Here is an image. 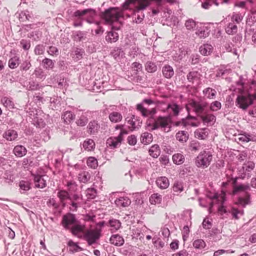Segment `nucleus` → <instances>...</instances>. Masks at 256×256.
<instances>
[{
	"label": "nucleus",
	"instance_id": "obj_1",
	"mask_svg": "<svg viewBox=\"0 0 256 256\" xmlns=\"http://www.w3.org/2000/svg\"><path fill=\"white\" fill-rule=\"evenodd\" d=\"M136 108L140 112L144 117H148L149 115L150 116L146 124L148 127L152 126V130H158L160 127L165 128L171 122L172 116L170 114L166 116H158L156 119H154V114L156 112L155 108L148 110L142 104H138L136 106Z\"/></svg>",
	"mask_w": 256,
	"mask_h": 256
},
{
	"label": "nucleus",
	"instance_id": "obj_2",
	"mask_svg": "<svg viewBox=\"0 0 256 256\" xmlns=\"http://www.w3.org/2000/svg\"><path fill=\"white\" fill-rule=\"evenodd\" d=\"M256 100V82L253 81L246 91L242 90L236 100V105L242 110H246Z\"/></svg>",
	"mask_w": 256,
	"mask_h": 256
},
{
	"label": "nucleus",
	"instance_id": "obj_3",
	"mask_svg": "<svg viewBox=\"0 0 256 256\" xmlns=\"http://www.w3.org/2000/svg\"><path fill=\"white\" fill-rule=\"evenodd\" d=\"M130 4H133L134 6L133 14L134 16V21L136 24L140 23L144 18V14L142 11L150 6V2L148 0H126L123 4V6L127 8Z\"/></svg>",
	"mask_w": 256,
	"mask_h": 256
},
{
	"label": "nucleus",
	"instance_id": "obj_4",
	"mask_svg": "<svg viewBox=\"0 0 256 256\" xmlns=\"http://www.w3.org/2000/svg\"><path fill=\"white\" fill-rule=\"evenodd\" d=\"M239 178H240V176L232 177L231 178L232 185V194L235 195L240 192H244V196H239L238 199V204L244 207L250 202V195L247 191L250 190V188L248 184H238V180Z\"/></svg>",
	"mask_w": 256,
	"mask_h": 256
},
{
	"label": "nucleus",
	"instance_id": "obj_5",
	"mask_svg": "<svg viewBox=\"0 0 256 256\" xmlns=\"http://www.w3.org/2000/svg\"><path fill=\"white\" fill-rule=\"evenodd\" d=\"M118 8L110 7L100 14V16L104 20L106 24H112L114 22L119 20L120 16Z\"/></svg>",
	"mask_w": 256,
	"mask_h": 256
},
{
	"label": "nucleus",
	"instance_id": "obj_6",
	"mask_svg": "<svg viewBox=\"0 0 256 256\" xmlns=\"http://www.w3.org/2000/svg\"><path fill=\"white\" fill-rule=\"evenodd\" d=\"M212 155L210 151L204 150L200 152L195 159V164L198 168H208L212 160Z\"/></svg>",
	"mask_w": 256,
	"mask_h": 256
},
{
	"label": "nucleus",
	"instance_id": "obj_7",
	"mask_svg": "<svg viewBox=\"0 0 256 256\" xmlns=\"http://www.w3.org/2000/svg\"><path fill=\"white\" fill-rule=\"evenodd\" d=\"M87 15L88 16L84 20L88 24L94 22V18L96 16V12L94 9L89 8L82 10H76L72 14V16L76 18H82L84 16Z\"/></svg>",
	"mask_w": 256,
	"mask_h": 256
},
{
	"label": "nucleus",
	"instance_id": "obj_8",
	"mask_svg": "<svg viewBox=\"0 0 256 256\" xmlns=\"http://www.w3.org/2000/svg\"><path fill=\"white\" fill-rule=\"evenodd\" d=\"M100 228L87 230L84 232L83 238L87 242L88 246H92L100 240L102 236Z\"/></svg>",
	"mask_w": 256,
	"mask_h": 256
},
{
	"label": "nucleus",
	"instance_id": "obj_9",
	"mask_svg": "<svg viewBox=\"0 0 256 256\" xmlns=\"http://www.w3.org/2000/svg\"><path fill=\"white\" fill-rule=\"evenodd\" d=\"M255 164L253 162L248 161L243 164L242 168L238 171V176L241 179L246 177L249 178L251 174L250 172L254 169Z\"/></svg>",
	"mask_w": 256,
	"mask_h": 256
},
{
	"label": "nucleus",
	"instance_id": "obj_10",
	"mask_svg": "<svg viewBox=\"0 0 256 256\" xmlns=\"http://www.w3.org/2000/svg\"><path fill=\"white\" fill-rule=\"evenodd\" d=\"M78 222L74 214L68 212L62 216L61 222L62 225L66 230H69L71 226Z\"/></svg>",
	"mask_w": 256,
	"mask_h": 256
},
{
	"label": "nucleus",
	"instance_id": "obj_11",
	"mask_svg": "<svg viewBox=\"0 0 256 256\" xmlns=\"http://www.w3.org/2000/svg\"><path fill=\"white\" fill-rule=\"evenodd\" d=\"M84 228L85 226L84 225L80 224L78 222L76 223V224H74L72 226H71L68 230L70 231L74 236L78 238H82V236L80 234L84 233Z\"/></svg>",
	"mask_w": 256,
	"mask_h": 256
},
{
	"label": "nucleus",
	"instance_id": "obj_12",
	"mask_svg": "<svg viewBox=\"0 0 256 256\" xmlns=\"http://www.w3.org/2000/svg\"><path fill=\"white\" fill-rule=\"evenodd\" d=\"M210 27L204 26L197 28L196 34L200 38H205L210 35Z\"/></svg>",
	"mask_w": 256,
	"mask_h": 256
},
{
	"label": "nucleus",
	"instance_id": "obj_13",
	"mask_svg": "<svg viewBox=\"0 0 256 256\" xmlns=\"http://www.w3.org/2000/svg\"><path fill=\"white\" fill-rule=\"evenodd\" d=\"M119 38V34L114 30H110L106 32L105 40L108 43H114L116 42Z\"/></svg>",
	"mask_w": 256,
	"mask_h": 256
},
{
	"label": "nucleus",
	"instance_id": "obj_14",
	"mask_svg": "<svg viewBox=\"0 0 256 256\" xmlns=\"http://www.w3.org/2000/svg\"><path fill=\"white\" fill-rule=\"evenodd\" d=\"M87 32L84 31H74L72 32V38L76 42H82L85 40L86 38Z\"/></svg>",
	"mask_w": 256,
	"mask_h": 256
},
{
	"label": "nucleus",
	"instance_id": "obj_15",
	"mask_svg": "<svg viewBox=\"0 0 256 256\" xmlns=\"http://www.w3.org/2000/svg\"><path fill=\"white\" fill-rule=\"evenodd\" d=\"M110 241L112 244L117 246H122L124 242L123 238L118 234H112L110 238Z\"/></svg>",
	"mask_w": 256,
	"mask_h": 256
},
{
	"label": "nucleus",
	"instance_id": "obj_16",
	"mask_svg": "<svg viewBox=\"0 0 256 256\" xmlns=\"http://www.w3.org/2000/svg\"><path fill=\"white\" fill-rule=\"evenodd\" d=\"M13 152L16 157L21 158L26 154L27 150L22 145H17L14 147Z\"/></svg>",
	"mask_w": 256,
	"mask_h": 256
},
{
	"label": "nucleus",
	"instance_id": "obj_17",
	"mask_svg": "<svg viewBox=\"0 0 256 256\" xmlns=\"http://www.w3.org/2000/svg\"><path fill=\"white\" fill-rule=\"evenodd\" d=\"M3 136L8 140L12 141L17 138L18 134L15 130L9 129L4 133Z\"/></svg>",
	"mask_w": 256,
	"mask_h": 256
},
{
	"label": "nucleus",
	"instance_id": "obj_18",
	"mask_svg": "<svg viewBox=\"0 0 256 256\" xmlns=\"http://www.w3.org/2000/svg\"><path fill=\"white\" fill-rule=\"evenodd\" d=\"M124 52L120 47L115 46L110 52V55L115 60H119L122 58L124 55Z\"/></svg>",
	"mask_w": 256,
	"mask_h": 256
},
{
	"label": "nucleus",
	"instance_id": "obj_19",
	"mask_svg": "<svg viewBox=\"0 0 256 256\" xmlns=\"http://www.w3.org/2000/svg\"><path fill=\"white\" fill-rule=\"evenodd\" d=\"M213 50V46L208 44H205L201 46L199 48L200 53L205 56L210 55Z\"/></svg>",
	"mask_w": 256,
	"mask_h": 256
},
{
	"label": "nucleus",
	"instance_id": "obj_20",
	"mask_svg": "<svg viewBox=\"0 0 256 256\" xmlns=\"http://www.w3.org/2000/svg\"><path fill=\"white\" fill-rule=\"evenodd\" d=\"M163 76L166 78H170L174 75V70L172 66L170 65H164L162 68Z\"/></svg>",
	"mask_w": 256,
	"mask_h": 256
},
{
	"label": "nucleus",
	"instance_id": "obj_21",
	"mask_svg": "<svg viewBox=\"0 0 256 256\" xmlns=\"http://www.w3.org/2000/svg\"><path fill=\"white\" fill-rule=\"evenodd\" d=\"M100 128V126L98 121L95 120L90 121L88 126V132L91 134H95L98 132Z\"/></svg>",
	"mask_w": 256,
	"mask_h": 256
},
{
	"label": "nucleus",
	"instance_id": "obj_22",
	"mask_svg": "<svg viewBox=\"0 0 256 256\" xmlns=\"http://www.w3.org/2000/svg\"><path fill=\"white\" fill-rule=\"evenodd\" d=\"M62 116L64 122L69 124L75 119L76 115L72 111L67 110L64 112Z\"/></svg>",
	"mask_w": 256,
	"mask_h": 256
},
{
	"label": "nucleus",
	"instance_id": "obj_23",
	"mask_svg": "<svg viewBox=\"0 0 256 256\" xmlns=\"http://www.w3.org/2000/svg\"><path fill=\"white\" fill-rule=\"evenodd\" d=\"M172 189L174 192H180L184 190L182 183V182H176L174 183V184L172 187ZM175 194H167L166 196L168 198H174V196Z\"/></svg>",
	"mask_w": 256,
	"mask_h": 256
},
{
	"label": "nucleus",
	"instance_id": "obj_24",
	"mask_svg": "<svg viewBox=\"0 0 256 256\" xmlns=\"http://www.w3.org/2000/svg\"><path fill=\"white\" fill-rule=\"evenodd\" d=\"M156 184L161 189L166 188L169 186V180L166 176H162L157 178Z\"/></svg>",
	"mask_w": 256,
	"mask_h": 256
},
{
	"label": "nucleus",
	"instance_id": "obj_25",
	"mask_svg": "<svg viewBox=\"0 0 256 256\" xmlns=\"http://www.w3.org/2000/svg\"><path fill=\"white\" fill-rule=\"evenodd\" d=\"M34 180L36 188H42L46 187V180L44 179L42 176L38 174L34 176Z\"/></svg>",
	"mask_w": 256,
	"mask_h": 256
},
{
	"label": "nucleus",
	"instance_id": "obj_26",
	"mask_svg": "<svg viewBox=\"0 0 256 256\" xmlns=\"http://www.w3.org/2000/svg\"><path fill=\"white\" fill-rule=\"evenodd\" d=\"M70 194L65 190H60L57 194V196L60 200V202L63 207L66 206V203L64 202L66 200H69Z\"/></svg>",
	"mask_w": 256,
	"mask_h": 256
},
{
	"label": "nucleus",
	"instance_id": "obj_27",
	"mask_svg": "<svg viewBox=\"0 0 256 256\" xmlns=\"http://www.w3.org/2000/svg\"><path fill=\"white\" fill-rule=\"evenodd\" d=\"M122 140L116 137H110L106 140V144L108 145L112 148H114L117 147L118 144H120Z\"/></svg>",
	"mask_w": 256,
	"mask_h": 256
},
{
	"label": "nucleus",
	"instance_id": "obj_28",
	"mask_svg": "<svg viewBox=\"0 0 256 256\" xmlns=\"http://www.w3.org/2000/svg\"><path fill=\"white\" fill-rule=\"evenodd\" d=\"M153 140V136L152 134L145 132L142 134L140 138V142L142 144H150L152 142Z\"/></svg>",
	"mask_w": 256,
	"mask_h": 256
},
{
	"label": "nucleus",
	"instance_id": "obj_29",
	"mask_svg": "<svg viewBox=\"0 0 256 256\" xmlns=\"http://www.w3.org/2000/svg\"><path fill=\"white\" fill-rule=\"evenodd\" d=\"M131 203L130 200L128 197H120L116 198L115 200V204L118 206L126 207L128 206Z\"/></svg>",
	"mask_w": 256,
	"mask_h": 256
},
{
	"label": "nucleus",
	"instance_id": "obj_30",
	"mask_svg": "<svg viewBox=\"0 0 256 256\" xmlns=\"http://www.w3.org/2000/svg\"><path fill=\"white\" fill-rule=\"evenodd\" d=\"M192 106L194 108L196 112L200 117L203 114L204 108L206 106V104H200L195 102L192 103Z\"/></svg>",
	"mask_w": 256,
	"mask_h": 256
},
{
	"label": "nucleus",
	"instance_id": "obj_31",
	"mask_svg": "<svg viewBox=\"0 0 256 256\" xmlns=\"http://www.w3.org/2000/svg\"><path fill=\"white\" fill-rule=\"evenodd\" d=\"M82 146L86 150L92 151L95 148V142L92 139H86L83 142Z\"/></svg>",
	"mask_w": 256,
	"mask_h": 256
},
{
	"label": "nucleus",
	"instance_id": "obj_32",
	"mask_svg": "<svg viewBox=\"0 0 256 256\" xmlns=\"http://www.w3.org/2000/svg\"><path fill=\"white\" fill-rule=\"evenodd\" d=\"M19 187L21 194H24L31 188L30 182L28 180H22L19 182Z\"/></svg>",
	"mask_w": 256,
	"mask_h": 256
},
{
	"label": "nucleus",
	"instance_id": "obj_33",
	"mask_svg": "<svg viewBox=\"0 0 256 256\" xmlns=\"http://www.w3.org/2000/svg\"><path fill=\"white\" fill-rule=\"evenodd\" d=\"M176 138L181 142H186L189 137V134L187 132L184 130L179 131L176 134Z\"/></svg>",
	"mask_w": 256,
	"mask_h": 256
},
{
	"label": "nucleus",
	"instance_id": "obj_34",
	"mask_svg": "<svg viewBox=\"0 0 256 256\" xmlns=\"http://www.w3.org/2000/svg\"><path fill=\"white\" fill-rule=\"evenodd\" d=\"M206 130L207 128H206L196 130L194 132L195 137L200 140L206 139L208 134V132Z\"/></svg>",
	"mask_w": 256,
	"mask_h": 256
},
{
	"label": "nucleus",
	"instance_id": "obj_35",
	"mask_svg": "<svg viewBox=\"0 0 256 256\" xmlns=\"http://www.w3.org/2000/svg\"><path fill=\"white\" fill-rule=\"evenodd\" d=\"M150 155L154 158H157L160 154V150L158 144L152 145L148 150Z\"/></svg>",
	"mask_w": 256,
	"mask_h": 256
},
{
	"label": "nucleus",
	"instance_id": "obj_36",
	"mask_svg": "<svg viewBox=\"0 0 256 256\" xmlns=\"http://www.w3.org/2000/svg\"><path fill=\"white\" fill-rule=\"evenodd\" d=\"M144 68L149 73H154L158 70V66L156 63L151 61H148L145 64Z\"/></svg>",
	"mask_w": 256,
	"mask_h": 256
},
{
	"label": "nucleus",
	"instance_id": "obj_37",
	"mask_svg": "<svg viewBox=\"0 0 256 256\" xmlns=\"http://www.w3.org/2000/svg\"><path fill=\"white\" fill-rule=\"evenodd\" d=\"M108 118L112 122L116 123L122 120V116L120 113L113 112L110 114Z\"/></svg>",
	"mask_w": 256,
	"mask_h": 256
},
{
	"label": "nucleus",
	"instance_id": "obj_38",
	"mask_svg": "<svg viewBox=\"0 0 256 256\" xmlns=\"http://www.w3.org/2000/svg\"><path fill=\"white\" fill-rule=\"evenodd\" d=\"M91 177L90 174L86 171H83L78 174V178L80 182L86 183L90 180Z\"/></svg>",
	"mask_w": 256,
	"mask_h": 256
},
{
	"label": "nucleus",
	"instance_id": "obj_39",
	"mask_svg": "<svg viewBox=\"0 0 256 256\" xmlns=\"http://www.w3.org/2000/svg\"><path fill=\"white\" fill-rule=\"evenodd\" d=\"M68 246L70 248V251L72 253L82 250V248L78 245V243L74 242L72 240H70L68 242Z\"/></svg>",
	"mask_w": 256,
	"mask_h": 256
},
{
	"label": "nucleus",
	"instance_id": "obj_40",
	"mask_svg": "<svg viewBox=\"0 0 256 256\" xmlns=\"http://www.w3.org/2000/svg\"><path fill=\"white\" fill-rule=\"evenodd\" d=\"M42 64L44 68L46 70H52L54 66V62L51 59L46 58L42 60Z\"/></svg>",
	"mask_w": 256,
	"mask_h": 256
},
{
	"label": "nucleus",
	"instance_id": "obj_41",
	"mask_svg": "<svg viewBox=\"0 0 256 256\" xmlns=\"http://www.w3.org/2000/svg\"><path fill=\"white\" fill-rule=\"evenodd\" d=\"M203 94L204 96H206L208 94L207 98L211 99L215 98L216 92L214 89L207 88L203 90Z\"/></svg>",
	"mask_w": 256,
	"mask_h": 256
},
{
	"label": "nucleus",
	"instance_id": "obj_42",
	"mask_svg": "<svg viewBox=\"0 0 256 256\" xmlns=\"http://www.w3.org/2000/svg\"><path fill=\"white\" fill-rule=\"evenodd\" d=\"M172 160L174 164H180L184 162V157L181 154H176L172 156Z\"/></svg>",
	"mask_w": 256,
	"mask_h": 256
},
{
	"label": "nucleus",
	"instance_id": "obj_43",
	"mask_svg": "<svg viewBox=\"0 0 256 256\" xmlns=\"http://www.w3.org/2000/svg\"><path fill=\"white\" fill-rule=\"evenodd\" d=\"M200 118L204 124H210L212 122L216 121V116L212 114H208L206 116L201 115Z\"/></svg>",
	"mask_w": 256,
	"mask_h": 256
},
{
	"label": "nucleus",
	"instance_id": "obj_44",
	"mask_svg": "<svg viewBox=\"0 0 256 256\" xmlns=\"http://www.w3.org/2000/svg\"><path fill=\"white\" fill-rule=\"evenodd\" d=\"M108 224L110 226L115 230H117L121 226V222L119 220H118L116 219H110L108 220Z\"/></svg>",
	"mask_w": 256,
	"mask_h": 256
},
{
	"label": "nucleus",
	"instance_id": "obj_45",
	"mask_svg": "<svg viewBox=\"0 0 256 256\" xmlns=\"http://www.w3.org/2000/svg\"><path fill=\"white\" fill-rule=\"evenodd\" d=\"M167 109H171L173 112L174 115L177 116L178 115L180 111V106L176 103L168 104L167 106Z\"/></svg>",
	"mask_w": 256,
	"mask_h": 256
},
{
	"label": "nucleus",
	"instance_id": "obj_46",
	"mask_svg": "<svg viewBox=\"0 0 256 256\" xmlns=\"http://www.w3.org/2000/svg\"><path fill=\"white\" fill-rule=\"evenodd\" d=\"M1 101L5 107L10 109L14 108V102L10 98L6 96L4 97Z\"/></svg>",
	"mask_w": 256,
	"mask_h": 256
},
{
	"label": "nucleus",
	"instance_id": "obj_47",
	"mask_svg": "<svg viewBox=\"0 0 256 256\" xmlns=\"http://www.w3.org/2000/svg\"><path fill=\"white\" fill-rule=\"evenodd\" d=\"M238 28L236 24L230 22L226 29V32L228 34H233L237 32Z\"/></svg>",
	"mask_w": 256,
	"mask_h": 256
},
{
	"label": "nucleus",
	"instance_id": "obj_48",
	"mask_svg": "<svg viewBox=\"0 0 256 256\" xmlns=\"http://www.w3.org/2000/svg\"><path fill=\"white\" fill-rule=\"evenodd\" d=\"M42 32L39 30H34L30 33L28 36L29 38H32L34 40L38 41L42 36Z\"/></svg>",
	"mask_w": 256,
	"mask_h": 256
},
{
	"label": "nucleus",
	"instance_id": "obj_49",
	"mask_svg": "<svg viewBox=\"0 0 256 256\" xmlns=\"http://www.w3.org/2000/svg\"><path fill=\"white\" fill-rule=\"evenodd\" d=\"M162 201V196L158 194H154L150 198V202L152 204H160Z\"/></svg>",
	"mask_w": 256,
	"mask_h": 256
},
{
	"label": "nucleus",
	"instance_id": "obj_50",
	"mask_svg": "<svg viewBox=\"0 0 256 256\" xmlns=\"http://www.w3.org/2000/svg\"><path fill=\"white\" fill-rule=\"evenodd\" d=\"M19 58L15 56L11 58L8 61V66L12 69L17 67L19 64Z\"/></svg>",
	"mask_w": 256,
	"mask_h": 256
},
{
	"label": "nucleus",
	"instance_id": "obj_51",
	"mask_svg": "<svg viewBox=\"0 0 256 256\" xmlns=\"http://www.w3.org/2000/svg\"><path fill=\"white\" fill-rule=\"evenodd\" d=\"M86 164L89 167L94 169L97 168L98 165V160L94 157H89L87 160Z\"/></svg>",
	"mask_w": 256,
	"mask_h": 256
},
{
	"label": "nucleus",
	"instance_id": "obj_52",
	"mask_svg": "<svg viewBox=\"0 0 256 256\" xmlns=\"http://www.w3.org/2000/svg\"><path fill=\"white\" fill-rule=\"evenodd\" d=\"M206 246V242L202 239L196 240L193 242V246L194 248L197 249H202L204 248Z\"/></svg>",
	"mask_w": 256,
	"mask_h": 256
},
{
	"label": "nucleus",
	"instance_id": "obj_53",
	"mask_svg": "<svg viewBox=\"0 0 256 256\" xmlns=\"http://www.w3.org/2000/svg\"><path fill=\"white\" fill-rule=\"evenodd\" d=\"M33 124L36 128H44L46 124L42 118L36 117L33 119Z\"/></svg>",
	"mask_w": 256,
	"mask_h": 256
},
{
	"label": "nucleus",
	"instance_id": "obj_54",
	"mask_svg": "<svg viewBox=\"0 0 256 256\" xmlns=\"http://www.w3.org/2000/svg\"><path fill=\"white\" fill-rule=\"evenodd\" d=\"M68 204L70 206L69 209L72 212H76L78 208L81 206V202L70 201Z\"/></svg>",
	"mask_w": 256,
	"mask_h": 256
},
{
	"label": "nucleus",
	"instance_id": "obj_55",
	"mask_svg": "<svg viewBox=\"0 0 256 256\" xmlns=\"http://www.w3.org/2000/svg\"><path fill=\"white\" fill-rule=\"evenodd\" d=\"M136 120H138V119H136L134 115H132L130 118L128 117L126 118V120L130 125L132 128V130H134L136 128Z\"/></svg>",
	"mask_w": 256,
	"mask_h": 256
},
{
	"label": "nucleus",
	"instance_id": "obj_56",
	"mask_svg": "<svg viewBox=\"0 0 256 256\" xmlns=\"http://www.w3.org/2000/svg\"><path fill=\"white\" fill-rule=\"evenodd\" d=\"M185 26L187 30H191L196 27V22L194 20L190 18L186 20L185 22Z\"/></svg>",
	"mask_w": 256,
	"mask_h": 256
},
{
	"label": "nucleus",
	"instance_id": "obj_57",
	"mask_svg": "<svg viewBox=\"0 0 256 256\" xmlns=\"http://www.w3.org/2000/svg\"><path fill=\"white\" fill-rule=\"evenodd\" d=\"M20 44L24 50H28L30 48V40L22 39L20 41Z\"/></svg>",
	"mask_w": 256,
	"mask_h": 256
},
{
	"label": "nucleus",
	"instance_id": "obj_58",
	"mask_svg": "<svg viewBox=\"0 0 256 256\" xmlns=\"http://www.w3.org/2000/svg\"><path fill=\"white\" fill-rule=\"evenodd\" d=\"M44 46L43 44H40L36 46L34 52L36 55H40L44 54Z\"/></svg>",
	"mask_w": 256,
	"mask_h": 256
},
{
	"label": "nucleus",
	"instance_id": "obj_59",
	"mask_svg": "<svg viewBox=\"0 0 256 256\" xmlns=\"http://www.w3.org/2000/svg\"><path fill=\"white\" fill-rule=\"evenodd\" d=\"M190 150L192 151H197L200 147V144L198 142L192 141L189 144Z\"/></svg>",
	"mask_w": 256,
	"mask_h": 256
},
{
	"label": "nucleus",
	"instance_id": "obj_60",
	"mask_svg": "<svg viewBox=\"0 0 256 256\" xmlns=\"http://www.w3.org/2000/svg\"><path fill=\"white\" fill-rule=\"evenodd\" d=\"M242 136L239 138L240 141L248 142L252 140V136L249 134L244 133L241 135Z\"/></svg>",
	"mask_w": 256,
	"mask_h": 256
},
{
	"label": "nucleus",
	"instance_id": "obj_61",
	"mask_svg": "<svg viewBox=\"0 0 256 256\" xmlns=\"http://www.w3.org/2000/svg\"><path fill=\"white\" fill-rule=\"evenodd\" d=\"M88 122V119L86 116H82L79 119H78L76 124L78 126H85Z\"/></svg>",
	"mask_w": 256,
	"mask_h": 256
},
{
	"label": "nucleus",
	"instance_id": "obj_62",
	"mask_svg": "<svg viewBox=\"0 0 256 256\" xmlns=\"http://www.w3.org/2000/svg\"><path fill=\"white\" fill-rule=\"evenodd\" d=\"M198 72L197 71H192L188 72L187 75V79L190 82H193V80L198 77Z\"/></svg>",
	"mask_w": 256,
	"mask_h": 256
},
{
	"label": "nucleus",
	"instance_id": "obj_63",
	"mask_svg": "<svg viewBox=\"0 0 256 256\" xmlns=\"http://www.w3.org/2000/svg\"><path fill=\"white\" fill-rule=\"evenodd\" d=\"M221 103L218 101L212 102L210 104V110L212 111H216L221 108Z\"/></svg>",
	"mask_w": 256,
	"mask_h": 256
},
{
	"label": "nucleus",
	"instance_id": "obj_64",
	"mask_svg": "<svg viewBox=\"0 0 256 256\" xmlns=\"http://www.w3.org/2000/svg\"><path fill=\"white\" fill-rule=\"evenodd\" d=\"M200 56L198 54H192L190 56L191 64H196L200 62Z\"/></svg>",
	"mask_w": 256,
	"mask_h": 256
}]
</instances>
